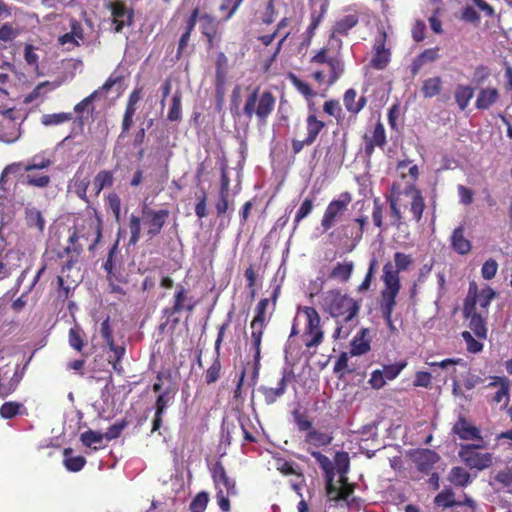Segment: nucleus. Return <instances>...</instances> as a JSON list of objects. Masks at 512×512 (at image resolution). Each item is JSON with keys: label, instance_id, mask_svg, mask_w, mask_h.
Instances as JSON below:
<instances>
[{"label": "nucleus", "instance_id": "obj_55", "mask_svg": "<svg viewBox=\"0 0 512 512\" xmlns=\"http://www.w3.org/2000/svg\"><path fill=\"white\" fill-rule=\"evenodd\" d=\"M337 472L340 474L342 480H346L345 474L349 470L350 458L347 452H337L334 457Z\"/></svg>", "mask_w": 512, "mask_h": 512}, {"label": "nucleus", "instance_id": "obj_56", "mask_svg": "<svg viewBox=\"0 0 512 512\" xmlns=\"http://www.w3.org/2000/svg\"><path fill=\"white\" fill-rule=\"evenodd\" d=\"M104 439V435L100 432L88 430L81 434L80 440L83 445L89 448L97 449L96 446H93L94 444H100L102 440Z\"/></svg>", "mask_w": 512, "mask_h": 512}, {"label": "nucleus", "instance_id": "obj_28", "mask_svg": "<svg viewBox=\"0 0 512 512\" xmlns=\"http://www.w3.org/2000/svg\"><path fill=\"white\" fill-rule=\"evenodd\" d=\"M438 460L439 455L430 449H422L414 454V462L421 472H429Z\"/></svg>", "mask_w": 512, "mask_h": 512}, {"label": "nucleus", "instance_id": "obj_33", "mask_svg": "<svg viewBox=\"0 0 512 512\" xmlns=\"http://www.w3.org/2000/svg\"><path fill=\"white\" fill-rule=\"evenodd\" d=\"M115 181L114 172L111 170H100L92 181V187L95 192V196H98L100 192L105 188L113 186Z\"/></svg>", "mask_w": 512, "mask_h": 512}, {"label": "nucleus", "instance_id": "obj_18", "mask_svg": "<svg viewBox=\"0 0 512 512\" xmlns=\"http://www.w3.org/2000/svg\"><path fill=\"white\" fill-rule=\"evenodd\" d=\"M91 183V173L85 172L83 166H80L71 180L72 191L79 199L89 204L90 199L87 196V190Z\"/></svg>", "mask_w": 512, "mask_h": 512}, {"label": "nucleus", "instance_id": "obj_59", "mask_svg": "<svg viewBox=\"0 0 512 512\" xmlns=\"http://www.w3.org/2000/svg\"><path fill=\"white\" fill-rule=\"evenodd\" d=\"M243 1L244 0H222L219 6V10L221 12H226V15L224 16L223 20L228 21L229 19H231Z\"/></svg>", "mask_w": 512, "mask_h": 512}, {"label": "nucleus", "instance_id": "obj_60", "mask_svg": "<svg viewBox=\"0 0 512 512\" xmlns=\"http://www.w3.org/2000/svg\"><path fill=\"white\" fill-rule=\"evenodd\" d=\"M57 87V85L52 84L49 81H44L39 83L31 93H29L25 98V103H30L33 100L37 99L38 97L42 96L46 93L48 90H53Z\"/></svg>", "mask_w": 512, "mask_h": 512}, {"label": "nucleus", "instance_id": "obj_49", "mask_svg": "<svg viewBox=\"0 0 512 512\" xmlns=\"http://www.w3.org/2000/svg\"><path fill=\"white\" fill-rule=\"evenodd\" d=\"M182 95L180 91H176L171 99V105L167 114L169 121H179L182 118Z\"/></svg>", "mask_w": 512, "mask_h": 512}, {"label": "nucleus", "instance_id": "obj_22", "mask_svg": "<svg viewBox=\"0 0 512 512\" xmlns=\"http://www.w3.org/2000/svg\"><path fill=\"white\" fill-rule=\"evenodd\" d=\"M288 384V375L286 370L283 371L282 377L277 382L276 387H268V386H260L258 391L264 398V401L267 405H272L276 403V401L281 398L286 390Z\"/></svg>", "mask_w": 512, "mask_h": 512}, {"label": "nucleus", "instance_id": "obj_50", "mask_svg": "<svg viewBox=\"0 0 512 512\" xmlns=\"http://www.w3.org/2000/svg\"><path fill=\"white\" fill-rule=\"evenodd\" d=\"M289 79L297 91L307 100H311L316 96L317 93L312 89L309 83L301 80L294 74H290Z\"/></svg>", "mask_w": 512, "mask_h": 512}, {"label": "nucleus", "instance_id": "obj_54", "mask_svg": "<svg viewBox=\"0 0 512 512\" xmlns=\"http://www.w3.org/2000/svg\"><path fill=\"white\" fill-rule=\"evenodd\" d=\"M313 208L314 198L304 199L294 218V230L298 227L300 222L312 212Z\"/></svg>", "mask_w": 512, "mask_h": 512}, {"label": "nucleus", "instance_id": "obj_9", "mask_svg": "<svg viewBox=\"0 0 512 512\" xmlns=\"http://www.w3.org/2000/svg\"><path fill=\"white\" fill-rule=\"evenodd\" d=\"M463 317L469 320V328L479 339L487 338L486 319L488 315L478 312L476 307V283L470 282L463 305Z\"/></svg>", "mask_w": 512, "mask_h": 512}, {"label": "nucleus", "instance_id": "obj_34", "mask_svg": "<svg viewBox=\"0 0 512 512\" xmlns=\"http://www.w3.org/2000/svg\"><path fill=\"white\" fill-rule=\"evenodd\" d=\"M354 264L352 261L338 262L330 271L329 279L337 280L339 282H347L353 272Z\"/></svg>", "mask_w": 512, "mask_h": 512}, {"label": "nucleus", "instance_id": "obj_4", "mask_svg": "<svg viewBox=\"0 0 512 512\" xmlns=\"http://www.w3.org/2000/svg\"><path fill=\"white\" fill-rule=\"evenodd\" d=\"M342 42L336 40L328 41L327 45L320 48L310 63L319 66H326V70L320 69L313 72L312 77L318 83H326L331 86L335 84L345 72V63L342 55Z\"/></svg>", "mask_w": 512, "mask_h": 512}, {"label": "nucleus", "instance_id": "obj_26", "mask_svg": "<svg viewBox=\"0 0 512 512\" xmlns=\"http://www.w3.org/2000/svg\"><path fill=\"white\" fill-rule=\"evenodd\" d=\"M312 110V108H309ZM313 111H315L313 109ZM306 134L305 139L312 145L317 140L320 133L326 128V123L318 119L315 112L309 113L305 119Z\"/></svg>", "mask_w": 512, "mask_h": 512}, {"label": "nucleus", "instance_id": "obj_38", "mask_svg": "<svg viewBox=\"0 0 512 512\" xmlns=\"http://www.w3.org/2000/svg\"><path fill=\"white\" fill-rule=\"evenodd\" d=\"M495 296L496 293L491 287L487 286L479 292L476 285V305L479 304L478 312L488 315V307Z\"/></svg>", "mask_w": 512, "mask_h": 512}, {"label": "nucleus", "instance_id": "obj_20", "mask_svg": "<svg viewBox=\"0 0 512 512\" xmlns=\"http://www.w3.org/2000/svg\"><path fill=\"white\" fill-rule=\"evenodd\" d=\"M452 431L461 440H478L483 442L481 431L479 428L471 424L464 416H459L455 424L453 425Z\"/></svg>", "mask_w": 512, "mask_h": 512}, {"label": "nucleus", "instance_id": "obj_37", "mask_svg": "<svg viewBox=\"0 0 512 512\" xmlns=\"http://www.w3.org/2000/svg\"><path fill=\"white\" fill-rule=\"evenodd\" d=\"M72 452L73 449L70 447L64 449V466L70 472H79L84 468L87 461L83 456H72Z\"/></svg>", "mask_w": 512, "mask_h": 512}, {"label": "nucleus", "instance_id": "obj_41", "mask_svg": "<svg viewBox=\"0 0 512 512\" xmlns=\"http://www.w3.org/2000/svg\"><path fill=\"white\" fill-rule=\"evenodd\" d=\"M19 414L27 415V410L22 403L8 401L3 403L0 407V416L3 419H12Z\"/></svg>", "mask_w": 512, "mask_h": 512}, {"label": "nucleus", "instance_id": "obj_47", "mask_svg": "<svg viewBox=\"0 0 512 512\" xmlns=\"http://www.w3.org/2000/svg\"><path fill=\"white\" fill-rule=\"evenodd\" d=\"M455 493L451 488H445L440 493H438L434 498V504L437 507L452 508L456 502Z\"/></svg>", "mask_w": 512, "mask_h": 512}, {"label": "nucleus", "instance_id": "obj_31", "mask_svg": "<svg viewBox=\"0 0 512 512\" xmlns=\"http://www.w3.org/2000/svg\"><path fill=\"white\" fill-rule=\"evenodd\" d=\"M199 14H200L199 7H195L192 10L189 18L186 21L185 31L181 35L179 43H178V49H177V57L178 58L181 57L182 53L184 52V50L186 49V47L188 45L191 33L194 30V28H195V25H196L197 19L199 17Z\"/></svg>", "mask_w": 512, "mask_h": 512}, {"label": "nucleus", "instance_id": "obj_23", "mask_svg": "<svg viewBox=\"0 0 512 512\" xmlns=\"http://www.w3.org/2000/svg\"><path fill=\"white\" fill-rule=\"evenodd\" d=\"M201 33L205 36L209 47L214 45L218 35L219 21L212 15L204 13L199 15Z\"/></svg>", "mask_w": 512, "mask_h": 512}, {"label": "nucleus", "instance_id": "obj_16", "mask_svg": "<svg viewBox=\"0 0 512 512\" xmlns=\"http://www.w3.org/2000/svg\"><path fill=\"white\" fill-rule=\"evenodd\" d=\"M107 8L111 11L112 23L114 25L113 31L115 33H120L125 26L132 25L134 11L128 8L123 0L109 2Z\"/></svg>", "mask_w": 512, "mask_h": 512}, {"label": "nucleus", "instance_id": "obj_40", "mask_svg": "<svg viewBox=\"0 0 512 512\" xmlns=\"http://www.w3.org/2000/svg\"><path fill=\"white\" fill-rule=\"evenodd\" d=\"M73 119L71 112H59L52 114H43L40 118V122L43 126H59L67 123Z\"/></svg>", "mask_w": 512, "mask_h": 512}, {"label": "nucleus", "instance_id": "obj_42", "mask_svg": "<svg viewBox=\"0 0 512 512\" xmlns=\"http://www.w3.org/2000/svg\"><path fill=\"white\" fill-rule=\"evenodd\" d=\"M366 331V329H362L351 341L350 354L352 356L363 355L370 351V342L364 339Z\"/></svg>", "mask_w": 512, "mask_h": 512}, {"label": "nucleus", "instance_id": "obj_17", "mask_svg": "<svg viewBox=\"0 0 512 512\" xmlns=\"http://www.w3.org/2000/svg\"><path fill=\"white\" fill-rule=\"evenodd\" d=\"M229 324H230V321L227 320L218 329V334H217V338L215 341L216 357H215L213 363L211 364V366L205 372V382L208 385L215 383L220 378L221 368H222L220 358H219L220 346L222 344L224 334L229 327Z\"/></svg>", "mask_w": 512, "mask_h": 512}, {"label": "nucleus", "instance_id": "obj_11", "mask_svg": "<svg viewBox=\"0 0 512 512\" xmlns=\"http://www.w3.org/2000/svg\"><path fill=\"white\" fill-rule=\"evenodd\" d=\"M485 448L484 441L479 444H465L459 451L460 459L470 469L484 470L492 465L493 457L491 453H479L476 449Z\"/></svg>", "mask_w": 512, "mask_h": 512}, {"label": "nucleus", "instance_id": "obj_15", "mask_svg": "<svg viewBox=\"0 0 512 512\" xmlns=\"http://www.w3.org/2000/svg\"><path fill=\"white\" fill-rule=\"evenodd\" d=\"M197 303V300L190 295L189 290L182 284H178L173 295L172 306L165 308L164 313L168 316L176 315L183 311L192 313Z\"/></svg>", "mask_w": 512, "mask_h": 512}, {"label": "nucleus", "instance_id": "obj_48", "mask_svg": "<svg viewBox=\"0 0 512 512\" xmlns=\"http://www.w3.org/2000/svg\"><path fill=\"white\" fill-rule=\"evenodd\" d=\"M46 270V265H42V267L37 271L36 275L34 276V279L32 281V283L30 284V286L28 287V290L26 293H23L20 297H18L17 299H15L13 302H12V309L15 311V312H20L26 305L27 301H26V295L34 288V286L36 285V283L38 282V280L40 279V277L42 276V274L45 272Z\"/></svg>", "mask_w": 512, "mask_h": 512}, {"label": "nucleus", "instance_id": "obj_24", "mask_svg": "<svg viewBox=\"0 0 512 512\" xmlns=\"http://www.w3.org/2000/svg\"><path fill=\"white\" fill-rule=\"evenodd\" d=\"M464 226L456 227L450 236V246L459 255H467L471 252L472 243L464 235Z\"/></svg>", "mask_w": 512, "mask_h": 512}, {"label": "nucleus", "instance_id": "obj_2", "mask_svg": "<svg viewBox=\"0 0 512 512\" xmlns=\"http://www.w3.org/2000/svg\"><path fill=\"white\" fill-rule=\"evenodd\" d=\"M96 219L81 228H75L67 239L66 246L57 253L62 260L61 273L67 278L68 273L82 260L85 247L93 252L102 238V219L95 211Z\"/></svg>", "mask_w": 512, "mask_h": 512}, {"label": "nucleus", "instance_id": "obj_36", "mask_svg": "<svg viewBox=\"0 0 512 512\" xmlns=\"http://www.w3.org/2000/svg\"><path fill=\"white\" fill-rule=\"evenodd\" d=\"M473 95L474 89L469 85H458L456 87L454 98L461 111H464L468 107Z\"/></svg>", "mask_w": 512, "mask_h": 512}, {"label": "nucleus", "instance_id": "obj_58", "mask_svg": "<svg viewBox=\"0 0 512 512\" xmlns=\"http://www.w3.org/2000/svg\"><path fill=\"white\" fill-rule=\"evenodd\" d=\"M20 34V30L10 22H5L0 26V41L11 42L17 38Z\"/></svg>", "mask_w": 512, "mask_h": 512}, {"label": "nucleus", "instance_id": "obj_29", "mask_svg": "<svg viewBox=\"0 0 512 512\" xmlns=\"http://www.w3.org/2000/svg\"><path fill=\"white\" fill-rule=\"evenodd\" d=\"M438 52V47L428 48L414 58L410 66L411 75L416 76L425 64L436 61L439 58Z\"/></svg>", "mask_w": 512, "mask_h": 512}, {"label": "nucleus", "instance_id": "obj_27", "mask_svg": "<svg viewBox=\"0 0 512 512\" xmlns=\"http://www.w3.org/2000/svg\"><path fill=\"white\" fill-rule=\"evenodd\" d=\"M500 98L498 89L494 87L481 88L477 94L475 107L478 110L490 109Z\"/></svg>", "mask_w": 512, "mask_h": 512}, {"label": "nucleus", "instance_id": "obj_35", "mask_svg": "<svg viewBox=\"0 0 512 512\" xmlns=\"http://www.w3.org/2000/svg\"><path fill=\"white\" fill-rule=\"evenodd\" d=\"M25 223L28 228L43 232L45 220L40 210L35 207L25 208Z\"/></svg>", "mask_w": 512, "mask_h": 512}, {"label": "nucleus", "instance_id": "obj_46", "mask_svg": "<svg viewBox=\"0 0 512 512\" xmlns=\"http://www.w3.org/2000/svg\"><path fill=\"white\" fill-rule=\"evenodd\" d=\"M448 479L456 486L465 487L470 483L471 476L464 468L453 467L449 472Z\"/></svg>", "mask_w": 512, "mask_h": 512}, {"label": "nucleus", "instance_id": "obj_61", "mask_svg": "<svg viewBox=\"0 0 512 512\" xmlns=\"http://www.w3.org/2000/svg\"><path fill=\"white\" fill-rule=\"evenodd\" d=\"M209 501L207 492H199L190 503L191 512H204Z\"/></svg>", "mask_w": 512, "mask_h": 512}, {"label": "nucleus", "instance_id": "obj_53", "mask_svg": "<svg viewBox=\"0 0 512 512\" xmlns=\"http://www.w3.org/2000/svg\"><path fill=\"white\" fill-rule=\"evenodd\" d=\"M293 420L297 426L298 431L307 432L313 427L312 421L308 418L306 412H302L300 409H294L291 412Z\"/></svg>", "mask_w": 512, "mask_h": 512}, {"label": "nucleus", "instance_id": "obj_7", "mask_svg": "<svg viewBox=\"0 0 512 512\" xmlns=\"http://www.w3.org/2000/svg\"><path fill=\"white\" fill-rule=\"evenodd\" d=\"M268 306H269V299L268 298L261 299L255 308V315L250 323L251 347L254 350V369H253V377L254 378H257L258 371L260 368L261 343H262V337L264 334V330L267 326L266 311H267Z\"/></svg>", "mask_w": 512, "mask_h": 512}, {"label": "nucleus", "instance_id": "obj_32", "mask_svg": "<svg viewBox=\"0 0 512 512\" xmlns=\"http://www.w3.org/2000/svg\"><path fill=\"white\" fill-rule=\"evenodd\" d=\"M358 21L359 19L356 14L345 15L341 19L337 20L333 26L329 40L336 42V34L347 35L348 32L358 24Z\"/></svg>", "mask_w": 512, "mask_h": 512}, {"label": "nucleus", "instance_id": "obj_25", "mask_svg": "<svg viewBox=\"0 0 512 512\" xmlns=\"http://www.w3.org/2000/svg\"><path fill=\"white\" fill-rule=\"evenodd\" d=\"M488 387H498V390L492 397V402L495 404L503 403L506 407L510 400V383L505 377H493V381L488 384Z\"/></svg>", "mask_w": 512, "mask_h": 512}, {"label": "nucleus", "instance_id": "obj_14", "mask_svg": "<svg viewBox=\"0 0 512 512\" xmlns=\"http://www.w3.org/2000/svg\"><path fill=\"white\" fill-rule=\"evenodd\" d=\"M352 201V196L349 192L340 194L338 199H333L326 207L321 219V227L324 232H327L340 220L342 215L347 210Z\"/></svg>", "mask_w": 512, "mask_h": 512}, {"label": "nucleus", "instance_id": "obj_10", "mask_svg": "<svg viewBox=\"0 0 512 512\" xmlns=\"http://www.w3.org/2000/svg\"><path fill=\"white\" fill-rule=\"evenodd\" d=\"M298 314L305 318L302 338L307 349L317 348L324 340V331L321 326V317L318 311L311 306L298 308Z\"/></svg>", "mask_w": 512, "mask_h": 512}, {"label": "nucleus", "instance_id": "obj_1", "mask_svg": "<svg viewBox=\"0 0 512 512\" xmlns=\"http://www.w3.org/2000/svg\"><path fill=\"white\" fill-rule=\"evenodd\" d=\"M390 208L392 225L400 228L405 224L404 213L410 214V220L420 223L427 208L422 191L413 183L396 180L392 183L389 195L386 196Z\"/></svg>", "mask_w": 512, "mask_h": 512}, {"label": "nucleus", "instance_id": "obj_12", "mask_svg": "<svg viewBox=\"0 0 512 512\" xmlns=\"http://www.w3.org/2000/svg\"><path fill=\"white\" fill-rule=\"evenodd\" d=\"M123 81V76L118 75L116 73H112L108 79L104 82V84L98 89L94 90L90 95L85 97L79 103L74 106V112L77 114L76 120L80 125L84 123L83 112L84 111H93L94 107L92 106V102L97 99L101 95L107 94L111 88L120 84Z\"/></svg>", "mask_w": 512, "mask_h": 512}, {"label": "nucleus", "instance_id": "obj_51", "mask_svg": "<svg viewBox=\"0 0 512 512\" xmlns=\"http://www.w3.org/2000/svg\"><path fill=\"white\" fill-rule=\"evenodd\" d=\"M69 345L78 352H82L84 343V332L79 326L70 328L68 334Z\"/></svg>", "mask_w": 512, "mask_h": 512}, {"label": "nucleus", "instance_id": "obj_6", "mask_svg": "<svg viewBox=\"0 0 512 512\" xmlns=\"http://www.w3.org/2000/svg\"><path fill=\"white\" fill-rule=\"evenodd\" d=\"M275 104L276 98L272 92H260V88L256 87L246 97L243 113L248 119L255 116L259 123L265 124L274 111Z\"/></svg>", "mask_w": 512, "mask_h": 512}, {"label": "nucleus", "instance_id": "obj_63", "mask_svg": "<svg viewBox=\"0 0 512 512\" xmlns=\"http://www.w3.org/2000/svg\"><path fill=\"white\" fill-rule=\"evenodd\" d=\"M127 425L128 421L126 419H122L121 421L109 426L107 431L103 434L104 438L108 441L118 438Z\"/></svg>", "mask_w": 512, "mask_h": 512}, {"label": "nucleus", "instance_id": "obj_39", "mask_svg": "<svg viewBox=\"0 0 512 512\" xmlns=\"http://www.w3.org/2000/svg\"><path fill=\"white\" fill-rule=\"evenodd\" d=\"M390 61V53L384 47V41H381L375 45V53L371 60V65L379 70L386 68Z\"/></svg>", "mask_w": 512, "mask_h": 512}, {"label": "nucleus", "instance_id": "obj_5", "mask_svg": "<svg viewBox=\"0 0 512 512\" xmlns=\"http://www.w3.org/2000/svg\"><path fill=\"white\" fill-rule=\"evenodd\" d=\"M322 308L332 318H341L347 323L358 315L360 305L353 298L334 289L327 291L323 296Z\"/></svg>", "mask_w": 512, "mask_h": 512}, {"label": "nucleus", "instance_id": "obj_8", "mask_svg": "<svg viewBox=\"0 0 512 512\" xmlns=\"http://www.w3.org/2000/svg\"><path fill=\"white\" fill-rule=\"evenodd\" d=\"M211 477L216 489V500L223 512L230 510V496L237 494L235 480L228 476L225 467L217 461L211 469Z\"/></svg>", "mask_w": 512, "mask_h": 512}, {"label": "nucleus", "instance_id": "obj_13", "mask_svg": "<svg viewBox=\"0 0 512 512\" xmlns=\"http://www.w3.org/2000/svg\"><path fill=\"white\" fill-rule=\"evenodd\" d=\"M141 214L146 235L149 239H153L161 233L170 216V210L166 208L155 210L144 204Z\"/></svg>", "mask_w": 512, "mask_h": 512}, {"label": "nucleus", "instance_id": "obj_19", "mask_svg": "<svg viewBox=\"0 0 512 512\" xmlns=\"http://www.w3.org/2000/svg\"><path fill=\"white\" fill-rule=\"evenodd\" d=\"M363 140L365 155L371 157L375 147L384 148L387 143L384 125L381 122H377L372 134L370 136L364 135Z\"/></svg>", "mask_w": 512, "mask_h": 512}, {"label": "nucleus", "instance_id": "obj_45", "mask_svg": "<svg viewBox=\"0 0 512 512\" xmlns=\"http://www.w3.org/2000/svg\"><path fill=\"white\" fill-rule=\"evenodd\" d=\"M52 164L50 158H47L44 153L34 155L27 164L22 163V168L26 172L33 170H41L48 168Z\"/></svg>", "mask_w": 512, "mask_h": 512}, {"label": "nucleus", "instance_id": "obj_21", "mask_svg": "<svg viewBox=\"0 0 512 512\" xmlns=\"http://www.w3.org/2000/svg\"><path fill=\"white\" fill-rule=\"evenodd\" d=\"M357 91L354 88L347 89L343 94V105L346 111L350 114L351 118L356 116L365 108L367 105V97L362 95L357 97Z\"/></svg>", "mask_w": 512, "mask_h": 512}, {"label": "nucleus", "instance_id": "obj_64", "mask_svg": "<svg viewBox=\"0 0 512 512\" xmlns=\"http://www.w3.org/2000/svg\"><path fill=\"white\" fill-rule=\"evenodd\" d=\"M475 510V501L467 495L464 496L463 500H458L452 507V512H475Z\"/></svg>", "mask_w": 512, "mask_h": 512}, {"label": "nucleus", "instance_id": "obj_52", "mask_svg": "<svg viewBox=\"0 0 512 512\" xmlns=\"http://www.w3.org/2000/svg\"><path fill=\"white\" fill-rule=\"evenodd\" d=\"M142 223V217L140 218L134 214L130 216L128 224L130 230L129 245H136L140 240Z\"/></svg>", "mask_w": 512, "mask_h": 512}, {"label": "nucleus", "instance_id": "obj_30", "mask_svg": "<svg viewBox=\"0 0 512 512\" xmlns=\"http://www.w3.org/2000/svg\"><path fill=\"white\" fill-rule=\"evenodd\" d=\"M333 441L332 433L322 432L312 427L304 437V442L315 448L326 447Z\"/></svg>", "mask_w": 512, "mask_h": 512}, {"label": "nucleus", "instance_id": "obj_62", "mask_svg": "<svg viewBox=\"0 0 512 512\" xmlns=\"http://www.w3.org/2000/svg\"><path fill=\"white\" fill-rule=\"evenodd\" d=\"M197 203L195 204V214L199 219L205 218L208 215L207 212V193L204 189L196 194Z\"/></svg>", "mask_w": 512, "mask_h": 512}, {"label": "nucleus", "instance_id": "obj_43", "mask_svg": "<svg viewBox=\"0 0 512 512\" xmlns=\"http://www.w3.org/2000/svg\"><path fill=\"white\" fill-rule=\"evenodd\" d=\"M442 89V79L439 76L424 80L421 92L425 98H432L438 95Z\"/></svg>", "mask_w": 512, "mask_h": 512}, {"label": "nucleus", "instance_id": "obj_57", "mask_svg": "<svg viewBox=\"0 0 512 512\" xmlns=\"http://www.w3.org/2000/svg\"><path fill=\"white\" fill-rule=\"evenodd\" d=\"M107 209L111 211L116 221L120 219L121 213V199L117 193H109L106 197Z\"/></svg>", "mask_w": 512, "mask_h": 512}, {"label": "nucleus", "instance_id": "obj_44", "mask_svg": "<svg viewBox=\"0 0 512 512\" xmlns=\"http://www.w3.org/2000/svg\"><path fill=\"white\" fill-rule=\"evenodd\" d=\"M11 113H12V110H7L4 113L5 115H8L9 118L7 119L6 123L3 124V126L5 128H7L9 130V132L3 133L2 135H0V140L4 143H8V144L15 142L20 137V131L16 127V124L10 115Z\"/></svg>", "mask_w": 512, "mask_h": 512}, {"label": "nucleus", "instance_id": "obj_3", "mask_svg": "<svg viewBox=\"0 0 512 512\" xmlns=\"http://www.w3.org/2000/svg\"><path fill=\"white\" fill-rule=\"evenodd\" d=\"M393 259L394 264L388 261L383 266L381 279L384 287L380 292L379 302L382 317L391 331L396 330L393 324L392 314L397 304L396 298L401 289L399 274L402 271L408 270L413 264L412 256L403 252H395Z\"/></svg>", "mask_w": 512, "mask_h": 512}]
</instances>
